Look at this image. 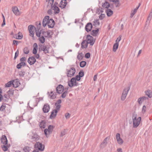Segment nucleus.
<instances>
[{"mask_svg": "<svg viewBox=\"0 0 152 152\" xmlns=\"http://www.w3.org/2000/svg\"><path fill=\"white\" fill-rule=\"evenodd\" d=\"M48 16H46L43 19L42 21V25L44 27L47 25L49 28H52L54 26L55 22L52 19H49Z\"/></svg>", "mask_w": 152, "mask_h": 152, "instance_id": "obj_1", "label": "nucleus"}, {"mask_svg": "<svg viewBox=\"0 0 152 152\" xmlns=\"http://www.w3.org/2000/svg\"><path fill=\"white\" fill-rule=\"evenodd\" d=\"M137 115L136 113H134L132 116L133 121V127H137L140 124L141 120V118L139 117L137 118Z\"/></svg>", "mask_w": 152, "mask_h": 152, "instance_id": "obj_2", "label": "nucleus"}, {"mask_svg": "<svg viewBox=\"0 0 152 152\" xmlns=\"http://www.w3.org/2000/svg\"><path fill=\"white\" fill-rule=\"evenodd\" d=\"M28 135L32 141H36L39 139V137L37 134L31 132L28 134Z\"/></svg>", "mask_w": 152, "mask_h": 152, "instance_id": "obj_3", "label": "nucleus"}, {"mask_svg": "<svg viewBox=\"0 0 152 152\" xmlns=\"http://www.w3.org/2000/svg\"><path fill=\"white\" fill-rule=\"evenodd\" d=\"M67 75L68 77H71L73 76L76 72L75 69L73 67H71L69 69H66Z\"/></svg>", "mask_w": 152, "mask_h": 152, "instance_id": "obj_4", "label": "nucleus"}, {"mask_svg": "<svg viewBox=\"0 0 152 152\" xmlns=\"http://www.w3.org/2000/svg\"><path fill=\"white\" fill-rule=\"evenodd\" d=\"M53 128V126L50 125L48 126V129H46L44 130V132L45 134L47 137H48L50 134L51 133Z\"/></svg>", "mask_w": 152, "mask_h": 152, "instance_id": "obj_5", "label": "nucleus"}, {"mask_svg": "<svg viewBox=\"0 0 152 152\" xmlns=\"http://www.w3.org/2000/svg\"><path fill=\"white\" fill-rule=\"evenodd\" d=\"M86 40L88 43L89 44L91 45H93L95 42V39L90 35H87Z\"/></svg>", "mask_w": 152, "mask_h": 152, "instance_id": "obj_6", "label": "nucleus"}, {"mask_svg": "<svg viewBox=\"0 0 152 152\" xmlns=\"http://www.w3.org/2000/svg\"><path fill=\"white\" fill-rule=\"evenodd\" d=\"M35 146V148H37L36 149H37V150H39V151H42L44 150V146L39 142H37Z\"/></svg>", "mask_w": 152, "mask_h": 152, "instance_id": "obj_7", "label": "nucleus"}, {"mask_svg": "<svg viewBox=\"0 0 152 152\" xmlns=\"http://www.w3.org/2000/svg\"><path fill=\"white\" fill-rule=\"evenodd\" d=\"M39 51L42 50L45 54L49 53V48L46 46L39 45Z\"/></svg>", "mask_w": 152, "mask_h": 152, "instance_id": "obj_8", "label": "nucleus"}, {"mask_svg": "<svg viewBox=\"0 0 152 152\" xmlns=\"http://www.w3.org/2000/svg\"><path fill=\"white\" fill-rule=\"evenodd\" d=\"M42 34L45 37L50 38L53 34L52 31L50 30H48L47 31H43L42 32Z\"/></svg>", "mask_w": 152, "mask_h": 152, "instance_id": "obj_9", "label": "nucleus"}, {"mask_svg": "<svg viewBox=\"0 0 152 152\" xmlns=\"http://www.w3.org/2000/svg\"><path fill=\"white\" fill-rule=\"evenodd\" d=\"M68 85L70 87H72L73 86H77L76 80L75 78H72L70 81L68 82Z\"/></svg>", "mask_w": 152, "mask_h": 152, "instance_id": "obj_10", "label": "nucleus"}, {"mask_svg": "<svg viewBox=\"0 0 152 152\" xmlns=\"http://www.w3.org/2000/svg\"><path fill=\"white\" fill-rule=\"evenodd\" d=\"M28 29L30 33L29 35L33 37L34 36V31L35 30V28L33 25H30L28 26Z\"/></svg>", "mask_w": 152, "mask_h": 152, "instance_id": "obj_11", "label": "nucleus"}, {"mask_svg": "<svg viewBox=\"0 0 152 152\" xmlns=\"http://www.w3.org/2000/svg\"><path fill=\"white\" fill-rule=\"evenodd\" d=\"M64 86L61 85H58L56 88L57 92L58 94H61L64 91Z\"/></svg>", "mask_w": 152, "mask_h": 152, "instance_id": "obj_12", "label": "nucleus"}, {"mask_svg": "<svg viewBox=\"0 0 152 152\" xmlns=\"http://www.w3.org/2000/svg\"><path fill=\"white\" fill-rule=\"evenodd\" d=\"M12 11L13 13L16 16L19 15L21 14V12L19 10L17 7H12Z\"/></svg>", "mask_w": 152, "mask_h": 152, "instance_id": "obj_13", "label": "nucleus"}, {"mask_svg": "<svg viewBox=\"0 0 152 152\" xmlns=\"http://www.w3.org/2000/svg\"><path fill=\"white\" fill-rule=\"evenodd\" d=\"M116 139L118 144L120 145H122L123 143V140L121 138L120 134L119 133H117L116 134Z\"/></svg>", "mask_w": 152, "mask_h": 152, "instance_id": "obj_14", "label": "nucleus"}, {"mask_svg": "<svg viewBox=\"0 0 152 152\" xmlns=\"http://www.w3.org/2000/svg\"><path fill=\"white\" fill-rule=\"evenodd\" d=\"M36 61V60L33 56L30 57L28 60V62L30 65L34 64Z\"/></svg>", "mask_w": 152, "mask_h": 152, "instance_id": "obj_15", "label": "nucleus"}, {"mask_svg": "<svg viewBox=\"0 0 152 152\" xmlns=\"http://www.w3.org/2000/svg\"><path fill=\"white\" fill-rule=\"evenodd\" d=\"M43 112L44 113H48L50 109V106L47 104H45L43 108Z\"/></svg>", "mask_w": 152, "mask_h": 152, "instance_id": "obj_16", "label": "nucleus"}, {"mask_svg": "<svg viewBox=\"0 0 152 152\" xmlns=\"http://www.w3.org/2000/svg\"><path fill=\"white\" fill-rule=\"evenodd\" d=\"M67 3L66 0H61L59 4V6L62 9L64 8L66 6Z\"/></svg>", "mask_w": 152, "mask_h": 152, "instance_id": "obj_17", "label": "nucleus"}, {"mask_svg": "<svg viewBox=\"0 0 152 152\" xmlns=\"http://www.w3.org/2000/svg\"><path fill=\"white\" fill-rule=\"evenodd\" d=\"M92 27V26L91 23H88L86 26V31L88 32L91 31Z\"/></svg>", "mask_w": 152, "mask_h": 152, "instance_id": "obj_18", "label": "nucleus"}, {"mask_svg": "<svg viewBox=\"0 0 152 152\" xmlns=\"http://www.w3.org/2000/svg\"><path fill=\"white\" fill-rule=\"evenodd\" d=\"M52 9L54 10V13L55 14H58L59 13L60 10L59 9L58 7L56 6L55 4H54L51 7Z\"/></svg>", "mask_w": 152, "mask_h": 152, "instance_id": "obj_19", "label": "nucleus"}, {"mask_svg": "<svg viewBox=\"0 0 152 152\" xmlns=\"http://www.w3.org/2000/svg\"><path fill=\"white\" fill-rule=\"evenodd\" d=\"M1 141L4 145H6L7 143V140L6 136L4 135L2 136L1 139Z\"/></svg>", "mask_w": 152, "mask_h": 152, "instance_id": "obj_20", "label": "nucleus"}, {"mask_svg": "<svg viewBox=\"0 0 152 152\" xmlns=\"http://www.w3.org/2000/svg\"><path fill=\"white\" fill-rule=\"evenodd\" d=\"M88 44L86 40H83L81 43V48L83 49L86 48L88 47Z\"/></svg>", "mask_w": 152, "mask_h": 152, "instance_id": "obj_21", "label": "nucleus"}, {"mask_svg": "<svg viewBox=\"0 0 152 152\" xmlns=\"http://www.w3.org/2000/svg\"><path fill=\"white\" fill-rule=\"evenodd\" d=\"M34 48L33 50V53L34 54H36L37 51L38 45L36 43H35L33 45Z\"/></svg>", "mask_w": 152, "mask_h": 152, "instance_id": "obj_22", "label": "nucleus"}, {"mask_svg": "<svg viewBox=\"0 0 152 152\" xmlns=\"http://www.w3.org/2000/svg\"><path fill=\"white\" fill-rule=\"evenodd\" d=\"M47 124L45 121H42L40 123L39 126L41 128H45Z\"/></svg>", "mask_w": 152, "mask_h": 152, "instance_id": "obj_23", "label": "nucleus"}, {"mask_svg": "<svg viewBox=\"0 0 152 152\" xmlns=\"http://www.w3.org/2000/svg\"><path fill=\"white\" fill-rule=\"evenodd\" d=\"M57 112L58 111L56 109L54 110L51 113V114L50 115V118H52L55 117L57 115Z\"/></svg>", "mask_w": 152, "mask_h": 152, "instance_id": "obj_24", "label": "nucleus"}, {"mask_svg": "<svg viewBox=\"0 0 152 152\" xmlns=\"http://www.w3.org/2000/svg\"><path fill=\"white\" fill-rule=\"evenodd\" d=\"M106 12L107 16L110 17L113 14V11L110 9H107L106 11Z\"/></svg>", "mask_w": 152, "mask_h": 152, "instance_id": "obj_25", "label": "nucleus"}, {"mask_svg": "<svg viewBox=\"0 0 152 152\" xmlns=\"http://www.w3.org/2000/svg\"><path fill=\"white\" fill-rule=\"evenodd\" d=\"M99 29H98L96 30H93L91 32V34L93 36H96L98 34Z\"/></svg>", "mask_w": 152, "mask_h": 152, "instance_id": "obj_26", "label": "nucleus"}, {"mask_svg": "<svg viewBox=\"0 0 152 152\" xmlns=\"http://www.w3.org/2000/svg\"><path fill=\"white\" fill-rule=\"evenodd\" d=\"M145 95L150 98L152 97V92L150 90H148L145 91Z\"/></svg>", "mask_w": 152, "mask_h": 152, "instance_id": "obj_27", "label": "nucleus"}, {"mask_svg": "<svg viewBox=\"0 0 152 152\" xmlns=\"http://www.w3.org/2000/svg\"><path fill=\"white\" fill-rule=\"evenodd\" d=\"M93 25L96 27L98 26L99 25V19L94 20L93 22Z\"/></svg>", "mask_w": 152, "mask_h": 152, "instance_id": "obj_28", "label": "nucleus"}, {"mask_svg": "<svg viewBox=\"0 0 152 152\" xmlns=\"http://www.w3.org/2000/svg\"><path fill=\"white\" fill-rule=\"evenodd\" d=\"M20 85V83L18 81H14L12 82V85L14 87L17 88Z\"/></svg>", "mask_w": 152, "mask_h": 152, "instance_id": "obj_29", "label": "nucleus"}, {"mask_svg": "<svg viewBox=\"0 0 152 152\" xmlns=\"http://www.w3.org/2000/svg\"><path fill=\"white\" fill-rule=\"evenodd\" d=\"M110 138L109 137H106L104 140L101 143L102 145L104 144L106 145L107 143V141L109 140Z\"/></svg>", "mask_w": 152, "mask_h": 152, "instance_id": "obj_30", "label": "nucleus"}, {"mask_svg": "<svg viewBox=\"0 0 152 152\" xmlns=\"http://www.w3.org/2000/svg\"><path fill=\"white\" fill-rule=\"evenodd\" d=\"M118 42H116L113 46V50L114 52H115L118 48Z\"/></svg>", "mask_w": 152, "mask_h": 152, "instance_id": "obj_31", "label": "nucleus"}, {"mask_svg": "<svg viewBox=\"0 0 152 152\" xmlns=\"http://www.w3.org/2000/svg\"><path fill=\"white\" fill-rule=\"evenodd\" d=\"M43 35H42L41 36L39 37V41L42 43H44L45 42V39Z\"/></svg>", "mask_w": 152, "mask_h": 152, "instance_id": "obj_32", "label": "nucleus"}, {"mask_svg": "<svg viewBox=\"0 0 152 152\" xmlns=\"http://www.w3.org/2000/svg\"><path fill=\"white\" fill-rule=\"evenodd\" d=\"M129 90V88H125L123 91L122 94L127 96Z\"/></svg>", "mask_w": 152, "mask_h": 152, "instance_id": "obj_33", "label": "nucleus"}, {"mask_svg": "<svg viewBox=\"0 0 152 152\" xmlns=\"http://www.w3.org/2000/svg\"><path fill=\"white\" fill-rule=\"evenodd\" d=\"M152 17V12H151L149 14V15L148 16V17L147 19V20L146 21V22L147 23H149L151 19V18Z\"/></svg>", "mask_w": 152, "mask_h": 152, "instance_id": "obj_34", "label": "nucleus"}, {"mask_svg": "<svg viewBox=\"0 0 152 152\" xmlns=\"http://www.w3.org/2000/svg\"><path fill=\"white\" fill-rule=\"evenodd\" d=\"M102 7L104 8H108L110 7V4L108 2H105L102 5Z\"/></svg>", "mask_w": 152, "mask_h": 152, "instance_id": "obj_35", "label": "nucleus"}, {"mask_svg": "<svg viewBox=\"0 0 152 152\" xmlns=\"http://www.w3.org/2000/svg\"><path fill=\"white\" fill-rule=\"evenodd\" d=\"M43 31H39V30H36V35L37 37H39L41 36V35H42V32Z\"/></svg>", "mask_w": 152, "mask_h": 152, "instance_id": "obj_36", "label": "nucleus"}, {"mask_svg": "<svg viewBox=\"0 0 152 152\" xmlns=\"http://www.w3.org/2000/svg\"><path fill=\"white\" fill-rule=\"evenodd\" d=\"M83 55L82 53H78L77 56V58L80 61L83 58Z\"/></svg>", "mask_w": 152, "mask_h": 152, "instance_id": "obj_37", "label": "nucleus"}, {"mask_svg": "<svg viewBox=\"0 0 152 152\" xmlns=\"http://www.w3.org/2000/svg\"><path fill=\"white\" fill-rule=\"evenodd\" d=\"M86 61H83L80 63V66L81 67H84L86 65Z\"/></svg>", "mask_w": 152, "mask_h": 152, "instance_id": "obj_38", "label": "nucleus"}, {"mask_svg": "<svg viewBox=\"0 0 152 152\" xmlns=\"http://www.w3.org/2000/svg\"><path fill=\"white\" fill-rule=\"evenodd\" d=\"M23 52L25 54H28L29 53V50L27 47H25L23 49Z\"/></svg>", "mask_w": 152, "mask_h": 152, "instance_id": "obj_39", "label": "nucleus"}, {"mask_svg": "<svg viewBox=\"0 0 152 152\" xmlns=\"http://www.w3.org/2000/svg\"><path fill=\"white\" fill-rule=\"evenodd\" d=\"M49 96H50V98L53 99H55L56 97V95L53 93V91H51L50 92V94Z\"/></svg>", "mask_w": 152, "mask_h": 152, "instance_id": "obj_40", "label": "nucleus"}, {"mask_svg": "<svg viewBox=\"0 0 152 152\" xmlns=\"http://www.w3.org/2000/svg\"><path fill=\"white\" fill-rule=\"evenodd\" d=\"M67 89H66V90L62 94L61 96L62 98H64L66 96V95L67 94Z\"/></svg>", "mask_w": 152, "mask_h": 152, "instance_id": "obj_41", "label": "nucleus"}, {"mask_svg": "<svg viewBox=\"0 0 152 152\" xmlns=\"http://www.w3.org/2000/svg\"><path fill=\"white\" fill-rule=\"evenodd\" d=\"M23 150L25 152H29L30 148L28 146H26L24 147Z\"/></svg>", "mask_w": 152, "mask_h": 152, "instance_id": "obj_42", "label": "nucleus"}, {"mask_svg": "<svg viewBox=\"0 0 152 152\" xmlns=\"http://www.w3.org/2000/svg\"><path fill=\"white\" fill-rule=\"evenodd\" d=\"M12 84V82L11 81L6 83L5 85V86L6 87H10Z\"/></svg>", "mask_w": 152, "mask_h": 152, "instance_id": "obj_43", "label": "nucleus"}, {"mask_svg": "<svg viewBox=\"0 0 152 152\" xmlns=\"http://www.w3.org/2000/svg\"><path fill=\"white\" fill-rule=\"evenodd\" d=\"M114 2L115 3V4L116 7H118L120 5L119 1L118 0H116Z\"/></svg>", "mask_w": 152, "mask_h": 152, "instance_id": "obj_44", "label": "nucleus"}, {"mask_svg": "<svg viewBox=\"0 0 152 152\" xmlns=\"http://www.w3.org/2000/svg\"><path fill=\"white\" fill-rule=\"evenodd\" d=\"M137 11H136V10H132L131 11V13L130 15V17L132 18L134 15L135 14V13L137 12Z\"/></svg>", "mask_w": 152, "mask_h": 152, "instance_id": "obj_45", "label": "nucleus"}, {"mask_svg": "<svg viewBox=\"0 0 152 152\" xmlns=\"http://www.w3.org/2000/svg\"><path fill=\"white\" fill-rule=\"evenodd\" d=\"M142 97H140L139 98L138 100V102L140 104H141L142 102L144 101Z\"/></svg>", "mask_w": 152, "mask_h": 152, "instance_id": "obj_46", "label": "nucleus"}, {"mask_svg": "<svg viewBox=\"0 0 152 152\" xmlns=\"http://www.w3.org/2000/svg\"><path fill=\"white\" fill-rule=\"evenodd\" d=\"M25 72L24 71H21L19 72V75L20 77H24L25 74Z\"/></svg>", "mask_w": 152, "mask_h": 152, "instance_id": "obj_47", "label": "nucleus"}, {"mask_svg": "<svg viewBox=\"0 0 152 152\" xmlns=\"http://www.w3.org/2000/svg\"><path fill=\"white\" fill-rule=\"evenodd\" d=\"M66 130L65 129H64L63 130L61 131V133L60 136H63L66 133Z\"/></svg>", "mask_w": 152, "mask_h": 152, "instance_id": "obj_48", "label": "nucleus"}, {"mask_svg": "<svg viewBox=\"0 0 152 152\" xmlns=\"http://www.w3.org/2000/svg\"><path fill=\"white\" fill-rule=\"evenodd\" d=\"M6 107L5 104H3L0 107V110L1 111H3Z\"/></svg>", "mask_w": 152, "mask_h": 152, "instance_id": "obj_49", "label": "nucleus"}, {"mask_svg": "<svg viewBox=\"0 0 152 152\" xmlns=\"http://www.w3.org/2000/svg\"><path fill=\"white\" fill-rule=\"evenodd\" d=\"M19 51L18 50H17L16 51L15 54V56L14 58V59H15L16 58L18 57L19 55Z\"/></svg>", "mask_w": 152, "mask_h": 152, "instance_id": "obj_50", "label": "nucleus"}, {"mask_svg": "<svg viewBox=\"0 0 152 152\" xmlns=\"http://www.w3.org/2000/svg\"><path fill=\"white\" fill-rule=\"evenodd\" d=\"M79 75L80 77H82L84 76V72L83 71H80L79 73Z\"/></svg>", "mask_w": 152, "mask_h": 152, "instance_id": "obj_51", "label": "nucleus"}, {"mask_svg": "<svg viewBox=\"0 0 152 152\" xmlns=\"http://www.w3.org/2000/svg\"><path fill=\"white\" fill-rule=\"evenodd\" d=\"M146 107L145 105H144L142 108V112L143 113H144L145 112L146 110Z\"/></svg>", "mask_w": 152, "mask_h": 152, "instance_id": "obj_52", "label": "nucleus"}, {"mask_svg": "<svg viewBox=\"0 0 152 152\" xmlns=\"http://www.w3.org/2000/svg\"><path fill=\"white\" fill-rule=\"evenodd\" d=\"M105 17V15L104 14H101L99 16V18L100 20H102Z\"/></svg>", "mask_w": 152, "mask_h": 152, "instance_id": "obj_53", "label": "nucleus"}, {"mask_svg": "<svg viewBox=\"0 0 152 152\" xmlns=\"http://www.w3.org/2000/svg\"><path fill=\"white\" fill-rule=\"evenodd\" d=\"M54 0H49L48 2V5H51V6H53V3Z\"/></svg>", "mask_w": 152, "mask_h": 152, "instance_id": "obj_54", "label": "nucleus"}, {"mask_svg": "<svg viewBox=\"0 0 152 152\" xmlns=\"http://www.w3.org/2000/svg\"><path fill=\"white\" fill-rule=\"evenodd\" d=\"M90 53H86L85 55V57L86 58H90Z\"/></svg>", "mask_w": 152, "mask_h": 152, "instance_id": "obj_55", "label": "nucleus"}, {"mask_svg": "<svg viewBox=\"0 0 152 152\" xmlns=\"http://www.w3.org/2000/svg\"><path fill=\"white\" fill-rule=\"evenodd\" d=\"M5 145H4L2 147V148L3 150L4 151H7L8 149V148Z\"/></svg>", "mask_w": 152, "mask_h": 152, "instance_id": "obj_56", "label": "nucleus"}, {"mask_svg": "<svg viewBox=\"0 0 152 152\" xmlns=\"http://www.w3.org/2000/svg\"><path fill=\"white\" fill-rule=\"evenodd\" d=\"M70 115L68 113H67L65 114V117L66 119H68L70 117Z\"/></svg>", "mask_w": 152, "mask_h": 152, "instance_id": "obj_57", "label": "nucleus"}, {"mask_svg": "<svg viewBox=\"0 0 152 152\" xmlns=\"http://www.w3.org/2000/svg\"><path fill=\"white\" fill-rule=\"evenodd\" d=\"M126 96L122 94L121 98V99L122 101L124 100L125 99Z\"/></svg>", "mask_w": 152, "mask_h": 152, "instance_id": "obj_58", "label": "nucleus"}, {"mask_svg": "<svg viewBox=\"0 0 152 152\" xmlns=\"http://www.w3.org/2000/svg\"><path fill=\"white\" fill-rule=\"evenodd\" d=\"M2 15L3 16V21L2 24V26H4L5 25V19L4 17L3 14H2Z\"/></svg>", "mask_w": 152, "mask_h": 152, "instance_id": "obj_59", "label": "nucleus"}, {"mask_svg": "<svg viewBox=\"0 0 152 152\" xmlns=\"http://www.w3.org/2000/svg\"><path fill=\"white\" fill-rule=\"evenodd\" d=\"M23 37V36L22 35H18V36L17 37L16 39H20L22 38Z\"/></svg>", "mask_w": 152, "mask_h": 152, "instance_id": "obj_60", "label": "nucleus"}, {"mask_svg": "<svg viewBox=\"0 0 152 152\" xmlns=\"http://www.w3.org/2000/svg\"><path fill=\"white\" fill-rule=\"evenodd\" d=\"M61 102V99H59L57 101V102L55 103V105H56L57 104H59Z\"/></svg>", "mask_w": 152, "mask_h": 152, "instance_id": "obj_61", "label": "nucleus"}, {"mask_svg": "<svg viewBox=\"0 0 152 152\" xmlns=\"http://www.w3.org/2000/svg\"><path fill=\"white\" fill-rule=\"evenodd\" d=\"M8 94H10L9 96L12 95L13 94V92L12 90H10L8 91Z\"/></svg>", "mask_w": 152, "mask_h": 152, "instance_id": "obj_62", "label": "nucleus"}, {"mask_svg": "<svg viewBox=\"0 0 152 152\" xmlns=\"http://www.w3.org/2000/svg\"><path fill=\"white\" fill-rule=\"evenodd\" d=\"M56 110H57V111L59 110L60 108L61 105L60 104H57L56 105Z\"/></svg>", "mask_w": 152, "mask_h": 152, "instance_id": "obj_63", "label": "nucleus"}, {"mask_svg": "<svg viewBox=\"0 0 152 152\" xmlns=\"http://www.w3.org/2000/svg\"><path fill=\"white\" fill-rule=\"evenodd\" d=\"M75 78L76 79V80L79 81L80 79V77L79 75H77L75 77Z\"/></svg>", "mask_w": 152, "mask_h": 152, "instance_id": "obj_64", "label": "nucleus"}]
</instances>
